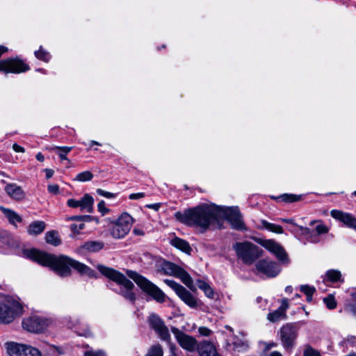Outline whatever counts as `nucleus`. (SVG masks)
Returning <instances> with one entry per match:
<instances>
[{"mask_svg":"<svg viewBox=\"0 0 356 356\" xmlns=\"http://www.w3.org/2000/svg\"><path fill=\"white\" fill-rule=\"evenodd\" d=\"M45 241L47 243L55 247L58 246L61 243L58 233L55 230L49 231L45 234Z\"/></svg>","mask_w":356,"mask_h":356,"instance_id":"cd10ccee","label":"nucleus"},{"mask_svg":"<svg viewBox=\"0 0 356 356\" xmlns=\"http://www.w3.org/2000/svg\"><path fill=\"white\" fill-rule=\"evenodd\" d=\"M298 228L300 229V230L301 231L302 234L310 236V239H309L310 242H312V243H318V242L319 240H318L317 236L316 235L313 236L312 232L311 231V229L309 228L304 227L302 226H298Z\"/></svg>","mask_w":356,"mask_h":356,"instance_id":"79ce46f5","label":"nucleus"},{"mask_svg":"<svg viewBox=\"0 0 356 356\" xmlns=\"http://www.w3.org/2000/svg\"><path fill=\"white\" fill-rule=\"evenodd\" d=\"M85 227V225L81 222L79 225L76 224H72L70 225V229L71 231L74 234H79V231L83 229Z\"/></svg>","mask_w":356,"mask_h":356,"instance_id":"49530a36","label":"nucleus"},{"mask_svg":"<svg viewBox=\"0 0 356 356\" xmlns=\"http://www.w3.org/2000/svg\"><path fill=\"white\" fill-rule=\"evenodd\" d=\"M300 291L306 295L307 301L310 302L312 300L313 294L316 292V289L314 286L305 284L300 286Z\"/></svg>","mask_w":356,"mask_h":356,"instance_id":"e433bc0d","label":"nucleus"},{"mask_svg":"<svg viewBox=\"0 0 356 356\" xmlns=\"http://www.w3.org/2000/svg\"><path fill=\"white\" fill-rule=\"evenodd\" d=\"M13 149L16 152H24L25 149L23 147L17 145V143L13 144Z\"/></svg>","mask_w":356,"mask_h":356,"instance_id":"4d7b16f0","label":"nucleus"},{"mask_svg":"<svg viewBox=\"0 0 356 356\" xmlns=\"http://www.w3.org/2000/svg\"><path fill=\"white\" fill-rule=\"evenodd\" d=\"M225 214L233 229L240 231L246 230L245 225L242 220V215L238 207L227 208Z\"/></svg>","mask_w":356,"mask_h":356,"instance_id":"dca6fc26","label":"nucleus"},{"mask_svg":"<svg viewBox=\"0 0 356 356\" xmlns=\"http://www.w3.org/2000/svg\"><path fill=\"white\" fill-rule=\"evenodd\" d=\"M219 211L220 207L215 204H201L182 212H176L175 217L187 226L199 227L204 232L217 220Z\"/></svg>","mask_w":356,"mask_h":356,"instance_id":"f03ea898","label":"nucleus"},{"mask_svg":"<svg viewBox=\"0 0 356 356\" xmlns=\"http://www.w3.org/2000/svg\"><path fill=\"white\" fill-rule=\"evenodd\" d=\"M46 223L42 220L32 222L28 227L27 232L29 235L37 236L44 232Z\"/></svg>","mask_w":356,"mask_h":356,"instance_id":"4be33fe9","label":"nucleus"},{"mask_svg":"<svg viewBox=\"0 0 356 356\" xmlns=\"http://www.w3.org/2000/svg\"><path fill=\"white\" fill-rule=\"evenodd\" d=\"M134 222V218L129 214L122 213L117 220L111 222V235L117 239L124 238L130 232Z\"/></svg>","mask_w":356,"mask_h":356,"instance_id":"0eeeda50","label":"nucleus"},{"mask_svg":"<svg viewBox=\"0 0 356 356\" xmlns=\"http://www.w3.org/2000/svg\"><path fill=\"white\" fill-rule=\"evenodd\" d=\"M280 198L285 202H295L301 200V195L284 194L280 196Z\"/></svg>","mask_w":356,"mask_h":356,"instance_id":"37998d69","label":"nucleus"},{"mask_svg":"<svg viewBox=\"0 0 356 356\" xmlns=\"http://www.w3.org/2000/svg\"><path fill=\"white\" fill-rule=\"evenodd\" d=\"M164 282L173 289L179 298L188 306L191 308H196L197 307V299L182 285L178 284L174 280L168 279L164 280Z\"/></svg>","mask_w":356,"mask_h":356,"instance_id":"9b49d317","label":"nucleus"},{"mask_svg":"<svg viewBox=\"0 0 356 356\" xmlns=\"http://www.w3.org/2000/svg\"><path fill=\"white\" fill-rule=\"evenodd\" d=\"M323 281L325 282H343V279L342 278L341 273L338 270L331 269L328 270L323 278Z\"/></svg>","mask_w":356,"mask_h":356,"instance_id":"b1692460","label":"nucleus"},{"mask_svg":"<svg viewBox=\"0 0 356 356\" xmlns=\"http://www.w3.org/2000/svg\"><path fill=\"white\" fill-rule=\"evenodd\" d=\"M22 312L23 307L17 301L8 299L6 302H0V323H10Z\"/></svg>","mask_w":356,"mask_h":356,"instance_id":"6e6552de","label":"nucleus"},{"mask_svg":"<svg viewBox=\"0 0 356 356\" xmlns=\"http://www.w3.org/2000/svg\"><path fill=\"white\" fill-rule=\"evenodd\" d=\"M72 326L76 330L77 334L80 336L87 337L92 334L89 327L85 324L81 318H75L73 321Z\"/></svg>","mask_w":356,"mask_h":356,"instance_id":"412c9836","label":"nucleus"},{"mask_svg":"<svg viewBox=\"0 0 356 356\" xmlns=\"http://www.w3.org/2000/svg\"><path fill=\"white\" fill-rule=\"evenodd\" d=\"M171 331L183 349L191 353L195 350L198 352L199 343L194 337L185 334L183 331L175 327H172Z\"/></svg>","mask_w":356,"mask_h":356,"instance_id":"f8f14e48","label":"nucleus"},{"mask_svg":"<svg viewBox=\"0 0 356 356\" xmlns=\"http://www.w3.org/2000/svg\"><path fill=\"white\" fill-rule=\"evenodd\" d=\"M47 191L49 193L57 195L59 193V186L58 184H49L47 186Z\"/></svg>","mask_w":356,"mask_h":356,"instance_id":"de8ad7c7","label":"nucleus"},{"mask_svg":"<svg viewBox=\"0 0 356 356\" xmlns=\"http://www.w3.org/2000/svg\"><path fill=\"white\" fill-rule=\"evenodd\" d=\"M289 301L286 298H283L281 302V305L277 308L281 312L286 313V311L289 308Z\"/></svg>","mask_w":356,"mask_h":356,"instance_id":"8fccbe9b","label":"nucleus"},{"mask_svg":"<svg viewBox=\"0 0 356 356\" xmlns=\"http://www.w3.org/2000/svg\"><path fill=\"white\" fill-rule=\"evenodd\" d=\"M286 318V314L283 312H281L278 309L271 312H269L267 315V319L271 323H276Z\"/></svg>","mask_w":356,"mask_h":356,"instance_id":"2f4dec72","label":"nucleus"},{"mask_svg":"<svg viewBox=\"0 0 356 356\" xmlns=\"http://www.w3.org/2000/svg\"><path fill=\"white\" fill-rule=\"evenodd\" d=\"M198 332L201 335L206 336V337L209 336L210 334L211 333V330H209V328H207L206 327H199Z\"/></svg>","mask_w":356,"mask_h":356,"instance_id":"3c124183","label":"nucleus"},{"mask_svg":"<svg viewBox=\"0 0 356 356\" xmlns=\"http://www.w3.org/2000/svg\"><path fill=\"white\" fill-rule=\"evenodd\" d=\"M97 209L99 212L102 213V215H105L108 212V209L105 206V202L104 200H101L97 204Z\"/></svg>","mask_w":356,"mask_h":356,"instance_id":"09e8293b","label":"nucleus"},{"mask_svg":"<svg viewBox=\"0 0 356 356\" xmlns=\"http://www.w3.org/2000/svg\"><path fill=\"white\" fill-rule=\"evenodd\" d=\"M104 243L99 241H89L84 243L83 248L89 252H97L102 250Z\"/></svg>","mask_w":356,"mask_h":356,"instance_id":"c85d7f7f","label":"nucleus"},{"mask_svg":"<svg viewBox=\"0 0 356 356\" xmlns=\"http://www.w3.org/2000/svg\"><path fill=\"white\" fill-rule=\"evenodd\" d=\"M261 224L263 228H264L270 232H274L276 234H282L283 233V229H282V226H280V225L269 222L266 220H261Z\"/></svg>","mask_w":356,"mask_h":356,"instance_id":"72a5a7b5","label":"nucleus"},{"mask_svg":"<svg viewBox=\"0 0 356 356\" xmlns=\"http://www.w3.org/2000/svg\"><path fill=\"white\" fill-rule=\"evenodd\" d=\"M50 323L51 321L49 319L34 315L24 318L22 327L28 332L40 333L44 332Z\"/></svg>","mask_w":356,"mask_h":356,"instance_id":"9d476101","label":"nucleus"},{"mask_svg":"<svg viewBox=\"0 0 356 356\" xmlns=\"http://www.w3.org/2000/svg\"><path fill=\"white\" fill-rule=\"evenodd\" d=\"M323 302L329 309H333L337 307V302L333 296L330 295L323 299Z\"/></svg>","mask_w":356,"mask_h":356,"instance_id":"c03bdc74","label":"nucleus"},{"mask_svg":"<svg viewBox=\"0 0 356 356\" xmlns=\"http://www.w3.org/2000/svg\"><path fill=\"white\" fill-rule=\"evenodd\" d=\"M6 349L10 356H42L38 349L14 342L7 343Z\"/></svg>","mask_w":356,"mask_h":356,"instance_id":"ddd939ff","label":"nucleus"},{"mask_svg":"<svg viewBox=\"0 0 356 356\" xmlns=\"http://www.w3.org/2000/svg\"><path fill=\"white\" fill-rule=\"evenodd\" d=\"M298 330V325L295 323H286L280 327L278 336L286 351L291 353L296 347Z\"/></svg>","mask_w":356,"mask_h":356,"instance_id":"423d86ee","label":"nucleus"},{"mask_svg":"<svg viewBox=\"0 0 356 356\" xmlns=\"http://www.w3.org/2000/svg\"><path fill=\"white\" fill-rule=\"evenodd\" d=\"M180 268V266L175 264L174 263L170 261H164L161 267V270L165 275H173L176 277Z\"/></svg>","mask_w":356,"mask_h":356,"instance_id":"a878e982","label":"nucleus"},{"mask_svg":"<svg viewBox=\"0 0 356 356\" xmlns=\"http://www.w3.org/2000/svg\"><path fill=\"white\" fill-rule=\"evenodd\" d=\"M347 341L350 343L352 346H355L356 343V337L355 336H349L347 338Z\"/></svg>","mask_w":356,"mask_h":356,"instance_id":"bf43d9fd","label":"nucleus"},{"mask_svg":"<svg viewBox=\"0 0 356 356\" xmlns=\"http://www.w3.org/2000/svg\"><path fill=\"white\" fill-rule=\"evenodd\" d=\"M348 309L354 315H356V305H350L348 307Z\"/></svg>","mask_w":356,"mask_h":356,"instance_id":"0e129e2a","label":"nucleus"},{"mask_svg":"<svg viewBox=\"0 0 356 356\" xmlns=\"http://www.w3.org/2000/svg\"><path fill=\"white\" fill-rule=\"evenodd\" d=\"M93 202L94 200L92 197L89 194H85L83 197L79 200L69 199L67 202V205L72 208L80 207L81 211H86L87 212L91 213L93 209Z\"/></svg>","mask_w":356,"mask_h":356,"instance_id":"f3484780","label":"nucleus"},{"mask_svg":"<svg viewBox=\"0 0 356 356\" xmlns=\"http://www.w3.org/2000/svg\"><path fill=\"white\" fill-rule=\"evenodd\" d=\"M277 346L276 343L270 342L266 344V350H270L272 348H274Z\"/></svg>","mask_w":356,"mask_h":356,"instance_id":"69168bd1","label":"nucleus"},{"mask_svg":"<svg viewBox=\"0 0 356 356\" xmlns=\"http://www.w3.org/2000/svg\"><path fill=\"white\" fill-rule=\"evenodd\" d=\"M147 323L149 327L153 330L165 325L164 321L156 314H152L149 316Z\"/></svg>","mask_w":356,"mask_h":356,"instance_id":"c756f323","label":"nucleus"},{"mask_svg":"<svg viewBox=\"0 0 356 356\" xmlns=\"http://www.w3.org/2000/svg\"><path fill=\"white\" fill-rule=\"evenodd\" d=\"M197 286L201 290H202L205 294V296L209 298H213L214 292L213 289L210 286V285L206 282L198 280H197Z\"/></svg>","mask_w":356,"mask_h":356,"instance_id":"473e14b6","label":"nucleus"},{"mask_svg":"<svg viewBox=\"0 0 356 356\" xmlns=\"http://www.w3.org/2000/svg\"><path fill=\"white\" fill-rule=\"evenodd\" d=\"M35 56L40 60L48 63L51 59L50 54L44 50L42 46H40L39 49L34 52Z\"/></svg>","mask_w":356,"mask_h":356,"instance_id":"c9c22d12","label":"nucleus"},{"mask_svg":"<svg viewBox=\"0 0 356 356\" xmlns=\"http://www.w3.org/2000/svg\"><path fill=\"white\" fill-rule=\"evenodd\" d=\"M163 352L160 344L152 346L145 356H163Z\"/></svg>","mask_w":356,"mask_h":356,"instance_id":"ea45409f","label":"nucleus"},{"mask_svg":"<svg viewBox=\"0 0 356 356\" xmlns=\"http://www.w3.org/2000/svg\"><path fill=\"white\" fill-rule=\"evenodd\" d=\"M30 70L29 65L18 57L8 58L0 60V72L19 74Z\"/></svg>","mask_w":356,"mask_h":356,"instance_id":"1a4fd4ad","label":"nucleus"},{"mask_svg":"<svg viewBox=\"0 0 356 356\" xmlns=\"http://www.w3.org/2000/svg\"><path fill=\"white\" fill-rule=\"evenodd\" d=\"M198 355L199 356H220L213 343L208 341L199 343Z\"/></svg>","mask_w":356,"mask_h":356,"instance_id":"6ab92c4d","label":"nucleus"},{"mask_svg":"<svg viewBox=\"0 0 356 356\" xmlns=\"http://www.w3.org/2000/svg\"><path fill=\"white\" fill-rule=\"evenodd\" d=\"M54 149L56 150V152L58 154L61 160H67V154L72 150L71 147L66 146H56Z\"/></svg>","mask_w":356,"mask_h":356,"instance_id":"58836bf2","label":"nucleus"},{"mask_svg":"<svg viewBox=\"0 0 356 356\" xmlns=\"http://www.w3.org/2000/svg\"><path fill=\"white\" fill-rule=\"evenodd\" d=\"M350 295L353 301H356V290L353 289L350 291Z\"/></svg>","mask_w":356,"mask_h":356,"instance_id":"774afa93","label":"nucleus"},{"mask_svg":"<svg viewBox=\"0 0 356 356\" xmlns=\"http://www.w3.org/2000/svg\"><path fill=\"white\" fill-rule=\"evenodd\" d=\"M171 244L176 248L186 252V253H190L191 251V248L189 245V243L180 238L175 237L171 241Z\"/></svg>","mask_w":356,"mask_h":356,"instance_id":"bb28decb","label":"nucleus"},{"mask_svg":"<svg viewBox=\"0 0 356 356\" xmlns=\"http://www.w3.org/2000/svg\"><path fill=\"white\" fill-rule=\"evenodd\" d=\"M7 194L16 200H21L24 198L25 194L22 188L16 184H9L5 186Z\"/></svg>","mask_w":356,"mask_h":356,"instance_id":"aec40b11","label":"nucleus"},{"mask_svg":"<svg viewBox=\"0 0 356 356\" xmlns=\"http://www.w3.org/2000/svg\"><path fill=\"white\" fill-rule=\"evenodd\" d=\"M302 356H321V355L318 350L312 348L309 344H306L304 346Z\"/></svg>","mask_w":356,"mask_h":356,"instance_id":"a19ab883","label":"nucleus"},{"mask_svg":"<svg viewBox=\"0 0 356 356\" xmlns=\"http://www.w3.org/2000/svg\"><path fill=\"white\" fill-rule=\"evenodd\" d=\"M280 220L286 223L291 224L296 226L297 225L293 218H281Z\"/></svg>","mask_w":356,"mask_h":356,"instance_id":"052dcab7","label":"nucleus"},{"mask_svg":"<svg viewBox=\"0 0 356 356\" xmlns=\"http://www.w3.org/2000/svg\"><path fill=\"white\" fill-rule=\"evenodd\" d=\"M146 207L157 211L160 208V204H147Z\"/></svg>","mask_w":356,"mask_h":356,"instance_id":"e2e57ef3","label":"nucleus"},{"mask_svg":"<svg viewBox=\"0 0 356 356\" xmlns=\"http://www.w3.org/2000/svg\"><path fill=\"white\" fill-rule=\"evenodd\" d=\"M141 259L143 261L147 260L148 261V264H152V260H153V256L149 252H145L143 254V257Z\"/></svg>","mask_w":356,"mask_h":356,"instance_id":"6e6d98bb","label":"nucleus"},{"mask_svg":"<svg viewBox=\"0 0 356 356\" xmlns=\"http://www.w3.org/2000/svg\"><path fill=\"white\" fill-rule=\"evenodd\" d=\"M145 194L144 193H131L129 195V198L130 200H138L140 198L144 197Z\"/></svg>","mask_w":356,"mask_h":356,"instance_id":"603ef678","label":"nucleus"},{"mask_svg":"<svg viewBox=\"0 0 356 356\" xmlns=\"http://www.w3.org/2000/svg\"><path fill=\"white\" fill-rule=\"evenodd\" d=\"M83 218H90V216L85 215V216H72L69 218L70 220H77V221H83Z\"/></svg>","mask_w":356,"mask_h":356,"instance_id":"5fc2aeb1","label":"nucleus"},{"mask_svg":"<svg viewBox=\"0 0 356 356\" xmlns=\"http://www.w3.org/2000/svg\"><path fill=\"white\" fill-rule=\"evenodd\" d=\"M259 243L262 247L275 254L280 262L286 264L289 263L287 253L284 250V248L275 241L272 239H264L260 240Z\"/></svg>","mask_w":356,"mask_h":356,"instance_id":"2eb2a0df","label":"nucleus"},{"mask_svg":"<svg viewBox=\"0 0 356 356\" xmlns=\"http://www.w3.org/2000/svg\"><path fill=\"white\" fill-rule=\"evenodd\" d=\"M97 193L101 196H103L104 197L109 198V199L115 198L117 195L115 193L106 191L101 188L97 189Z\"/></svg>","mask_w":356,"mask_h":356,"instance_id":"a18cd8bd","label":"nucleus"},{"mask_svg":"<svg viewBox=\"0 0 356 356\" xmlns=\"http://www.w3.org/2000/svg\"><path fill=\"white\" fill-rule=\"evenodd\" d=\"M330 214L333 218L341 222L346 227L356 229V218L352 214L337 209L332 210Z\"/></svg>","mask_w":356,"mask_h":356,"instance_id":"a211bd4d","label":"nucleus"},{"mask_svg":"<svg viewBox=\"0 0 356 356\" xmlns=\"http://www.w3.org/2000/svg\"><path fill=\"white\" fill-rule=\"evenodd\" d=\"M256 269L259 273L266 275L267 277H275L281 272V266L275 261L262 259L255 264Z\"/></svg>","mask_w":356,"mask_h":356,"instance_id":"4468645a","label":"nucleus"},{"mask_svg":"<svg viewBox=\"0 0 356 356\" xmlns=\"http://www.w3.org/2000/svg\"><path fill=\"white\" fill-rule=\"evenodd\" d=\"M23 255L38 264L51 268L60 277H65L71 275V268L81 275L89 277H95V271L89 266L66 255L56 256L36 249H25Z\"/></svg>","mask_w":356,"mask_h":356,"instance_id":"f257e3e1","label":"nucleus"},{"mask_svg":"<svg viewBox=\"0 0 356 356\" xmlns=\"http://www.w3.org/2000/svg\"><path fill=\"white\" fill-rule=\"evenodd\" d=\"M97 268L104 276L118 284V288H115L112 282H108V287L131 302L136 300V294L133 291L134 285L124 274L114 268L101 264L97 265Z\"/></svg>","mask_w":356,"mask_h":356,"instance_id":"7ed1b4c3","label":"nucleus"},{"mask_svg":"<svg viewBox=\"0 0 356 356\" xmlns=\"http://www.w3.org/2000/svg\"><path fill=\"white\" fill-rule=\"evenodd\" d=\"M315 224H316V225L315 227L314 230L316 232L317 235L325 234L328 233V227L323 224L321 220H312L309 223V225L312 226Z\"/></svg>","mask_w":356,"mask_h":356,"instance_id":"f704fd0d","label":"nucleus"},{"mask_svg":"<svg viewBox=\"0 0 356 356\" xmlns=\"http://www.w3.org/2000/svg\"><path fill=\"white\" fill-rule=\"evenodd\" d=\"M159 339L163 341L170 343L171 337L169 330L165 325H163L154 330Z\"/></svg>","mask_w":356,"mask_h":356,"instance_id":"7c9ffc66","label":"nucleus"},{"mask_svg":"<svg viewBox=\"0 0 356 356\" xmlns=\"http://www.w3.org/2000/svg\"><path fill=\"white\" fill-rule=\"evenodd\" d=\"M126 273L144 293L151 296L154 300L159 303H163L165 301V294L146 277L131 270H127Z\"/></svg>","mask_w":356,"mask_h":356,"instance_id":"20e7f679","label":"nucleus"},{"mask_svg":"<svg viewBox=\"0 0 356 356\" xmlns=\"http://www.w3.org/2000/svg\"><path fill=\"white\" fill-rule=\"evenodd\" d=\"M85 356H106L105 353L103 351H87L85 353Z\"/></svg>","mask_w":356,"mask_h":356,"instance_id":"864d4df0","label":"nucleus"},{"mask_svg":"<svg viewBox=\"0 0 356 356\" xmlns=\"http://www.w3.org/2000/svg\"><path fill=\"white\" fill-rule=\"evenodd\" d=\"M0 210L7 218L10 224L16 225L17 222H21L22 221V217L19 215H18L15 211L10 209H6L1 206H0Z\"/></svg>","mask_w":356,"mask_h":356,"instance_id":"5701e85b","label":"nucleus"},{"mask_svg":"<svg viewBox=\"0 0 356 356\" xmlns=\"http://www.w3.org/2000/svg\"><path fill=\"white\" fill-rule=\"evenodd\" d=\"M93 177V174L91 172L87 170L77 174L74 180L81 182L88 181L92 180Z\"/></svg>","mask_w":356,"mask_h":356,"instance_id":"4c0bfd02","label":"nucleus"},{"mask_svg":"<svg viewBox=\"0 0 356 356\" xmlns=\"http://www.w3.org/2000/svg\"><path fill=\"white\" fill-rule=\"evenodd\" d=\"M236 256L245 264H252L261 256L259 248L253 243L245 242H236L233 245Z\"/></svg>","mask_w":356,"mask_h":356,"instance_id":"39448f33","label":"nucleus"},{"mask_svg":"<svg viewBox=\"0 0 356 356\" xmlns=\"http://www.w3.org/2000/svg\"><path fill=\"white\" fill-rule=\"evenodd\" d=\"M133 233L137 236H143L145 234V232L143 229H137V228L134 229Z\"/></svg>","mask_w":356,"mask_h":356,"instance_id":"680f3d73","label":"nucleus"},{"mask_svg":"<svg viewBox=\"0 0 356 356\" xmlns=\"http://www.w3.org/2000/svg\"><path fill=\"white\" fill-rule=\"evenodd\" d=\"M176 277L179 278L181 282L191 290L195 291V288L191 275L182 268L179 269Z\"/></svg>","mask_w":356,"mask_h":356,"instance_id":"393cba45","label":"nucleus"},{"mask_svg":"<svg viewBox=\"0 0 356 356\" xmlns=\"http://www.w3.org/2000/svg\"><path fill=\"white\" fill-rule=\"evenodd\" d=\"M44 172H45V175H46L47 179L51 178L54 175V171L52 169H48V168H46L44 170Z\"/></svg>","mask_w":356,"mask_h":356,"instance_id":"13d9d810","label":"nucleus"},{"mask_svg":"<svg viewBox=\"0 0 356 356\" xmlns=\"http://www.w3.org/2000/svg\"><path fill=\"white\" fill-rule=\"evenodd\" d=\"M36 159L39 161H43L44 160V155L41 152H38L36 154Z\"/></svg>","mask_w":356,"mask_h":356,"instance_id":"338daca9","label":"nucleus"}]
</instances>
